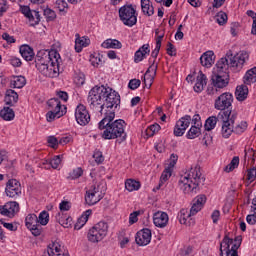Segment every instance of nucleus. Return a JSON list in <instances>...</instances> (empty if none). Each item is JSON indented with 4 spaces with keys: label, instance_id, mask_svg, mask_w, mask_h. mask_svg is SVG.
I'll use <instances>...</instances> for the list:
<instances>
[{
    "label": "nucleus",
    "instance_id": "1a4fd4ad",
    "mask_svg": "<svg viewBox=\"0 0 256 256\" xmlns=\"http://www.w3.org/2000/svg\"><path fill=\"white\" fill-rule=\"evenodd\" d=\"M214 108L221 113L230 112V117L233 115V94L231 92H224L219 95L214 102Z\"/></svg>",
    "mask_w": 256,
    "mask_h": 256
},
{
    "label": "nucleus",
    "instance_id": "de8ad7c7",
    "mask_svg": "<svg viewBox=\"0 0 256 256\" xmlns=\"http://www.w3.org/2000/svg\"><path fill=\"white\" fill-rule=\"evenodd\" d=\"M171 173H173V168L167 167L165 170L162 172V175L160 177V182L165 183V181H168L169 177H171Z\"/></svg>",
    "mask_w": 256,
    "mask_h": 256
},
{
    "label": "nucleus",
    "instance_id": "7ed1b4c3",
    "mask_svg": "<svg viewBox=\"0 0 256 256\" xmlns=\"http://www.w3.org/2000/svg\"><path fill=\"white\" fill-rule=\"evenodd\" d=\"M247 61H249V52L240 51L233 55V51L229 50L225 57L218 60L216 67L220 69V71H229V69H231L233 73H239L243 67H245Z\"/></svg>",
    "mask_w": 256,
    "mask_h": 256
},
{
    "label": "nucleus",
    "instance_id": "a878e982",
    "mask_svg": "<svg viewBox=\"0 0 256 256\" xmlns=\"http://www.w3.org/2000/svg\"><path fill=\"white\" fill-rule=\"evenodd\" d=\"M91 43V40L89 38L85 37H79V34H76V40H75V51L76 53H81L83 51V47H89V44Z\"/></svg>",
    "mask_w": 256,
    "mask_h": 256
},
{
    "label": "nucleus",
    "instance_id": "603ef678",
    "mask_svg": "<svg viewBox=\"0 0 256 256\" xmlns=\"http://www.w3.org/2000/svg\"><path fill=\"white\" fill-rule=\"evenodd\" d=\"M74 83L78 86L81 87V85H85V74L83 73H78L74 77Z\"/></svg>",
    "mask_w": 256,
    "mask_h": 256
},
{
    "label": "nucleus",
    "instance_id": "ddd939ff",
    "mask_svg": "<svg viewBox=\"0 0 256 256\" xmlns=\"http://www.w3.org/2000/svg\"><path fill=\"white\" fill-rule=\"evenodd\" d=\"M218 73L213 74L211 77V82L214 87L219 89H225L229 85V70L221 71L220 68H217Z\"/></svg>",
    "mask_w": 256,
    "mask_h": 256
},
{
    "label": "nucleus",
    "instance_id": "cd10ccee",
    "mask_svg": "<svg viewBox=\"0 0 256 256\" xmlns=\"http://www.w3.org/2000/svg\"><path fill=\"white\" fill-rule=\"evenodd\" d=\"M214 53L213 51H207L205 53L202 54V56L200 57V63L203 67H211L214 63L213 57H214Z\"/></svg>",
    "mask_w": 256,
    "mask_h": 256
},
{
    "label": "nucleus",
    "instance_id": "13d9d810",
    "mask_svg": "<svg viewBox=\"0 0 256 256\" xmlns=\"http://www.w3.org/2000/svg\"><path fill=\"white\" fill-rule=\"evenodd\" d=\"M207 95L213 96L217 95L219 93V88L211 82V84L208 85L207 90H206Z\"/></svg>",
    "mask_w": 256,
    "mask_h": 256
},
{
    "label": "nucleus",
    "instance_id": "20e7f679",
    "mask_svg": "<svg viewBox=\"0 0 256 256\" xmlns=\"http://www.w3.org/2000/svg\"><path fill=\"white\" fill-rule=\"evenodd\" d=\"M219 119L222 123L221 135L224 139H229L233 133L236 135H241V133H245L247 131V122L242 121L240 124L235 125V121H237V112H219Z\"/></svg>",
    "mask_w": 256,
    "mask_h": 256
},
{
    "label": "nucleus",
    "instance_id": "f03ea898",
    "mask_svg": "<svg viewBox=\"0 0 256 256\" xmlns=\"http://www.w3.org/2000/svg\"><path fill=\"white\" fill-rule=\"evenodd\" d=\"M35 67L44 75V77H49L54 79V77H59L60 67H61V55L56 50H40L35 57Z\"/></svg>",
    "mask_w": 256,
    "mask_h": 256
},
{
    "label": "nucleus",
    "instance_id": "338daca9",
    "mask_svg": "<svg viewBox=\"0 0 256 256\" xmlns=\"http://www.w3.org/2000/svg\"><path fill=\"white\" fill-rule=\"evenodd\" d=\"M0 224L3 225V227H5V229H8V231H16L17 230V226L13 225V223H7L3 220H0Z\"/></svg>",
    "mask_w": 256,
    "mask_h": 256
},
{
    "label": "nucleus",
    "instance_id": "4c0bfd02",
    "mask_svg": "<svg viewBox=\"0 0 256 256\" xmlns=\"http://www.w3.org/2000/svg\"><path fill=\"white\" fill-rule=\"evenodd\" d=\"M39 224V218L35 214H28L25 218V225L27 229L35 227V225Z\"/></svg>",
    "mask_w": 256,
    "mask_h": 256
},
{
    "label": "nucleus",
    "instance_id": "4468645a",
    "mask_svg": "<svg viewBox=\"0 0 256 256\" xmlns=\"http://www.w3.org/2000/svg\"><path fill=\"white\" fill-rule=\"evenodd\" d=\"M75 118L78 125L81 127H85L91 123V114H89V110L83 104H79L75 110Z\"/></svg>",
    "mask_w": 256,
    "mask_h": 256
},
{
    "label": "nucleus",
    "instance_id": "e2e57ef3",
    "mask_svg": "<svg viewBox=\"0 0 256 256\" xmlns=\"http://www.w3.org/2000/svg\"><path fill=\"white\" fill-rule=\"evenodd\" d=\"M239 27H241L239 22H233L231 24L230 33H231L232 37H237V34L239 33Z\"/></svg>",
    "mask_w": 256,
    "mask_h": 256
},
{
    "label": "nucleus",
    "instance_id": "2eb2a0df",
    "mask_svg": "<svg viewBox=\"0 0 256 256\" xmlns=\"http://www.w3.org/2000/svg\"><path fill=\"white\" fill-rule=\"evenodd\" d=\"M103 199V195L99 193V185L98 186H91L89 190L86 191L85 193V203L86 205H97L99 201Z\"/></svg>",
    "mask_w": 256,
    "mask_h": 256
},
{
    "label": "nucleus",
    "instance_id": "0e129e2a",
    "mask_svg": "<svg viewBox=\"0 0 256 256\" xmlns=\"http://www.w3.org/2000/svg\"><path fill=\"white\" fill-rule=\"evenodd\" d=\"M256 179V168H250L247 172V180L250 181V183H253Z\"/></svg>",
    "mask_w": 256,
    "mask_h": 256
},
{
    "label": "nucleus",
    "instance_id": "7c9ffc66",
    "mask_svg": "<svg viewBox=\"0 0 256 256\" xmlns=\"http://www.w3.org/2000/svg\"><path fill=\"white\" fill-rule=\"evenodd\" d=\"M237 101H245L247 95H249V88L247 85H240L236 87L235 91Z\"/></svg>",
    "mask_w": 256,
    "mask_h": 256
},
{
    "label": "nucleus",
    "instance_id": "4be33fe9",
    "mask_svg": "<svg viewBox=\"0 0 256 256\" xmlns=\"http://www.w3.org/2000/svg\"><path fill=\"white\" fill-rule=\"evenodd\" d=\"M151 53L149 44L142 45L134 54V63H141L143 59L147 58V55Z\"/></svg>",
    "mask_w": 256,
    "mask_h": 256
},
{
    "label": "nucleus",
    "instance_id": "6e6552de",
    "mask_svg": "<svg viewBox=\"0 0 256 256\" xmlns=\"http://www.w3.org/2000/svg\"><path fill=\"white\" fill-rule=\"evenodd\" d=\"M49 111L46 113V119L49 123L55 119H61L67 113V106L61 105L58 98H51L47 101Z\"/></svg>",
    "mask_w": 256,
    "mask_h": 256
},
{
    "label": "nucleus",
    "instance_id": "5701e85b",
    "mask_svg": "<svg viewBox=\"0 0 256 256\" xmlns=\"http://www.w3.org/2000/svg\"><path fill=\"white\" fill-rule=\"evenodd\" d=\"M6 217L13 219L15 217V213H19V203L15 201L7 202L5 205Z\"/></svg>",
    "mask_w": 256,
    "mask_h": 256
},
{
    "label": "nucleus",
    "instance_id": "6e6d98bb",
    "mask_svg": "<svg viewBox=\"0 0 256 256\" xmlns=\"http://www.w3.org/2000/svg\"><path fill=\"white\" fill-rule=\"evenodd\" d=\"M139 215H141V211H134L130 214L129 216V224L130 225H135V223H137V221H139Z\"/></svg>",
    "mask_w": 256,
    "mask_h": 256
},
{
    "label": "nucleus",
    "instance_id": "f257e3e1",
    "mask_svg": "<svg viewBox=\"0 0 256 256\" xmlns=\"http://www.w3.org/2000/svg\"><path fill=\"white\" fill-rule=\"evenodd\" d=\"M104 118L98 123V129L103 131L102 139L111 140L116 139V143H123L127 140V133L125 132V120H115V110H106Z\"/></svg>",
    "mask_w": 256,
    "mask_h": 256
},
{
    "label": "nucleus",
    "instance_id": "b1692460",
    "mask_svg": "<svg viewBox=\"0 0 256 256\" xmlns=\"http://www.w3.org/2000/svg\"><path fill=\"white\" fill-rule=\"evenodd\" d=\"M4 101L6 105H9V107H13L15 103L19 101V94L15 92V90L8 89L6 91Z\"/></svg>",
    "mask_w": 256,
    "mask_h": 256
},
{
    "label": "nucleus",
    "instance_id": "09e8293b",
    "mask_svg": "<svg viewBox=\"0 0 256 256\" xmlns=\"http://www.w3.org/2000/svg\"><path fill=\"white\" fill-rule=\"evenodd\" d=\"M28 229H29V231H31V233L34 237H39V235H41L43 233V226H41V224H36Z\"/></svg>",
    "mask_w": 256,
    "mask_h": 256
},
{
    "label": "nucleus",
    "instance_id": "423d86ee",
    "mask_svg": "<svg viewBox=\"0 0 256 256\" xmlns=\"http://www.w3.org/2000/svg\"><path fill=\"white\" fill-rule=\"evenodd\" d=\"M243 241L242 236H236L233 240L225 235L220 243V256H239V247Z\"/></svg>",
    "mask_w": 256,
    "mask_h": 256
},
{
    "label": "nucleus",
    "instance_id": "69168bd1",
    "mask_svg": "<svg viewBox=\"0 0 256 256\" xmlns=\"http://www.w3.org/2000/svg\"><path fill=\"white\" fill-rule=\"evenodd\" d=\"M186 213H187V210H185V209H182L180 211L179 221H180L181 225H187V219L190 218V217H187V215L185 216Z\"/></svg>",
    "mask_w": 256,
    "mask_h": 256
},
{
    "label": "nucleus",
    "instance_id": "f8f14e48",
    "mask_svg": "<svg viewBox=\"0 0 256 256\" xmlns=\"http://www.w3.org/2000/svg\"><path fill=\"white\" fill-rule=\"evenodd\" d=\"M105 93H107V86L101 85V86H94L90 91L88 95V102L90 103V107H97V105H103L101 104V100L105 99Z\"/></svg>",
    "mask_w": 256,
    "mask_h": 256
},
{
    "label": "nucleus",
    "instance_id": "c03bdc74",
    "mask_svg": "<svg viewBox=\"0 0 256 256\" xmlns=\"http://www.w3.org/2000/svg\"><path fill=\"white\" fill-rule=\"evenodd\" d=\"M83 175V168L78 167L69 173L68 179L75 180L79 179Z\"/></svg>",
    "mask_w": 256,
    "mask_h": 256
},
{
    "label": "nucleus",
    "instance_id": "0eeeda50",
    "mask_svg": "<svg viewBox=\"0 0 256 256\" xmlns=\"http://www.w3.org/2000/svg\"><path fill=\"white\" fill-rule=\"evenodd\" d=\"M107 93L104 95L105 102L100 106V113H106V111H114L121 105V96L119 92L113 90L111 87H106Z\"/></svg>",
    "mask_w": 256,
    "mask_h": 256
},
{
    "label": "nucleus",
    "instance_id": "c9c22d12",
    "mask_svg": "<svg viewBox=\"0 0 256 256\" xmlns=\"http://www.w3.org/2000/svg\"><path fill=\"white\" fill-rule=\"evenodd\" d=\"M125 189H127V191H139V189H141V182L140 181H136L134 179H128L125 182Z\"/></svg>",
    "mask_w": 256,
    "mask_h": 256
},
{
    "label": "nucleus",
    "instance_id": "c85d7f7f",
    "mask_svg": "<svg viewBox=\"0 0 256 256\" xmlns=\"http://www.w3.org/2000/svg\"><path fill=\"white\" fill-rule=\"evenodd\" d=\"M93 213L92 210H86L85 213H83L78 219L77 222L74 225V229L76 231H79V229H82L83 226L89 221V216Z\"/></svg>",
    "mask_w": 256,
    "mask_h": 256
},
{
    "label": "nucleus",
    "instance_id": "a211bd4d",
    "mask_svg": "<svg viewBox=\"0 0 256 256\" xmlns=\"http://www.w3.org/2000/svg\"><path fill=\"white\" fill-rule=\"evenodd\" d=\"M5 193L7 197H19L21 194V182L17 179L8 180L6 183Z\"/></svg>",
    "mask_w": 256,
    "mask_h": 256
},
{
    "label": "nucleus",
    "instance_id": "9b49d317",
    "mask_svg": "<svg viewBox=\"0 0 256 256\" xmlns=\"http://www.w3.org/2000/svg\"><path fill=\"white\" fill-rule=\"evenodd\" d=\"M118 13L120 21H122L126 27L137 25V10L133 8V5L130 4L120 7Z\"/></svg>",
    "mask_w": 256,
    "mask_h": 256
},
{
    "label": "nucleus",
    "instance_id": "f704fd0d",
    "mask_svg": "<svg viewBox=\"0 0 256 256\" xmlns=\"http://www.w3.org/2000/svg\"><path fill=\"white\" fill-rule=\"evenodd\" d=\"M244 83L246 85H251V83H256V67L248 70L244 76Z\"/></svg>",
    "mask_w": 256,
    "mask_h": 256
},
{
    "label": "nucleus",
    "instance_id": "dca6fc26",
    "mask_svg": "<svg viewBox=\"0 0 256 256\" xmlns=\"http://www.w3.org/2000/svg\"><path fill=\"white\" fill-rule=\"evenodd\" d=\"M21 13L29 20L30 26L35 27L41 23V14L37 10H31L29 6H22Z\"/></svg>",
    "mask_w": 256,
    "mask_h": 256
},
{
    "label": "nucleus",
    "instance_id": "6ab92c4d",
    "mask_svg": "<svg viewBox=\"0 0 256 256\" xmlns=\"http://www.w3.org/2000/svg\"><path fill=\"white\" fill-rule=\"evenodd\" d=\"M151 229L144 228L136 233L135 241L140 247H145L151 243Z\"/></svg>",
    "mask_w": 256,
    "mask_h": 256
},
{
    "label": "nucleus",
    "instance_id": "ea45409f",
    "mask_svg": "<svg viewBox=\"0 0 256 256\" xmlns=\"http://www.w3.org/2000/svg\"><path fill=\"white\" fill-rule=\"evenodd\" d=\"M239 167V157L235 156L231 160V162L224 168V171L226 173H231V171H234V169H237Z\"/></svg>",
    "mask_w": 256,
    "mask_h": 256
},
{
    "label": "nucleus",
    "instance_id": "8fccbe9b",
    "mask_svg": "<svg viewBox=\"0 0 256 256\" xmlns=\"http://www.w3.org/2000/svg\"><path fill=\"white\" fill-rule=\"evenodd\" d=\"M227 19V13L223 11L218 12V14L216 15V21L220 25H225L227 23Z\"/></svg>",
    "mask_w": 256,
    "mask_h": 256
},
{
    "label": "nucleus",
    "instance_id": "37998d69",
    "mask_svg": "<svg viewBox=\"0 0 256 256\" xmlns=\"http://www.w3.org/2000/svg\"><path fill=\"white\" fill-rule=\"evenodd\" d=\"M49 223V212L42 211L38 216V225H47Z\"/></svg>",
    "mask_w": 256,
    "mask_h": 256
},
{
    "label": "nucleus",
    "instance_id": "39448f33",
    "mask_svg": "<svg viewBox=\"0 0 256 256\" xmlns=\"http://www.w3.org/2000/svg\"><path fill=\"white\" fill-rule=\"evenodd\" d=\"M180 189L184 193H197L199 185H205V176L201 174V168H191L185 176H182L178 182Z\"/></svg>",
    "mask_w": 256,
    "mask_h": 256
},
{
    "label": "nucleus",
    "instance_id": "49530a36",
    "mask_svg": "<svg viewBox=\"0 0 256 256\" xmlns=\"http://www.w3.org/2000/svg\"><path fill=\"white\" fill-rule=\"evenodd\" d=\"M246 15H248V17H251V19H253L251 34L256 35V13L253 10H248L246 12Z\"/></svg>",
    "mask_w": 256,
    "mask_h": 256
},
{
    "label": "nucleus",
    "instance_id": "5fc2aeb1",
    "mask_svg": "<svg viewBox=\"0 0 256 256\" xmlns=\"http://www.w3.org/2000/svg\"><path fill=\"white\" fill-rule=\"evenodd\" d=\"M193 203L196 205H199L200 207H203L205 203H207V196L205 194L198 195L194 200Z\"/></svg>",
    "mask_w": 256,
    "mask_h": 256
},
{
    "label": "nucleus",
    "instance_id": "3c124183",
    "mask_svg": "<svg viewBox=\"0 0 256 256\" xmlns=\"http://www.w3.org/2000/svg\"><path fill=\"white\" fill-rule=\"evenodd\" d=\"M62 158H63V155H57L50 160V165L52 169H59V165H61Z\"/></svg>",
    "mask_w": 256,
    "mask_h": 256
},
{
    "label": "nucleus",
    "instance_id": "bf43d9fd",
    "mask_svg": "<svg viewBox=\"0 0 256 256\" xmlns=\"http://www.w3.org/2000/svg\"><path fill=\"white\" fill-rule=\"evenodd\" d=\"M128 87L132 91H135V89H139V87H141V80H139V79L130 80L129 84H128Z\"/></svg>",
    "mask_w": 256,
    "mask_h": 256
},
{
    "label": "nucleus",
    "instance_id": "72a5a7b5",
    "mask_svg": "<svg viewBox=\"0 0 256 256\" xmlns=\"http://www.w3.org/2000/svg\"><path fill=\"white\" fill-rule=\"evenodd\" d=\"M0 117L4 121H13L15 119V111H13L12 108L9 106H5L1 111H0Z\"/></svg>",
    "mask_w": 256,
    "mask_h": 256
},
{
    "label": "nucleus",
    "instance_id": "393cba45",
    "mask_svg": "<svg viewBox=\"0 0 256 256\" xmlns=\"http://www.w3.org/2000/svg\"><path fill=\"white\" fill-rule=\"evenodd\" d=\"M205 85H207V76L203 74L202 71L199 72V75L196 78V83L194 85L195 93H201L203 91Z\"/></svg>",
    "mask_w": 256,
    "mask_h": 256
},
{
    "label": "nucleus",
    "instance_id": "680f3d73",
    "mask_svg": "<svg viewBox=\"0 0 256 256\" xmlns=\"http://www.w3.org/2000/svg\"><path fill=\"white\" fill-rule=\"evenodd\" d=\"M247 155L251 159V165H255V149L249 148L245 150V159H247Z\"/></svg>",
    "mask_w": 256,
    "mask_h": 256
},
{
    "label": "nucleus",
    "instance_id": "58836bf2",
    "mask_svg": "<svg viewBox=\"0 0 256 256\" xmlns=\"http://www.w3.org/2000/svg\"><path fill=\"white\" fill-rule=\"evenodd\" d=\"M202 126H191L188 133L186 134L187 139H197L201 135Z\"/></svg>",
    "mask_w": 256,
    "mask_h": 256
},
{
    "label": "nucleus",
    "instance_id": "412c9836",
    "mask_svg": "<svg viewBox=\"0 0 256 256\" xmlns=\"http://www.w3.org/2000/svg\"><path fill=\"white\" fill-rule=\"evenodd\" d=\"M153 222L155 227L163 229L164 227H167V223H169V215L166 212L158 211L153 215Z\"/></svg>",
    "mask_w": 256,
    "mask_h": 256
},
{
    "label": "nucleus",
    "instance_id": "052dcab7",
    "mask_svg": "<svg viewBox=\"0 0 256 256\" xmlns=\"http://www.w3.org/2000/svg\"><path fill=\"white\" fill-rule=\"evenodd\" d=\"M201 209H203V207L199 206V204H195L194 202L190 209V212L187 213V217H192L193 215H197V212L201 211Z\"/></svg>",
    "mask_w": 256,
    "mask_h": 256
},
{
    "label": "nucleus",
    "instance_id": "79ce46f5",
    "mask_svg": "<svg viewBox=\"0 0 256 256\" xmlns=\"http://www.w3.org/2000/svg\"><path fill=\"white\" fill-rule=\"evenodd\" d=\"M44 13V17H46V21H55V19H57V13H55L54 10H52L51 8H46L43 11Z\"/></svg>",
    "mask_w": 256,
    "mask_h": 256
},
{
    "label": "nucleus",
    "instance_id": "f3484780",
    "mask_svg": "<svg viewBox=\"0 0 256 256\" xmlns=\"http://www.w3.org/2000/svg\"><path fill=\"white\" fill-rule=\"evenodd\" d=\"M189 125H191V116L185 115L180 118L174 127V135L175 137H183L185 135V131H187Z\"/></svg>",
    "mask_w": 256,
    "mask_h": 256
},
{
    "label": "nucleus",
    "instance_id": "c756f323",
    "mask_svg": "<svg viewBox=\"0 0 256 256\" xmlns=\"http://www.w3.org/2000/svg\"><path fill=\"white\" fill-rule=\"evenodd\" d=\"M141 9L142 13L147 15V17H151L155 14V8L153 4H151V0H141Z\"/></svg>",
    "mask_w": 256,
    "mask_h": 256
},
{
    "label": "nucleus",
    "instance_id": "e433bc0d",
    "mask_svg": "<svg viewBox=\"0 0 256 256\" xmlns=\"http://www.w3.org/2000/svg\"><path fill=\"white\" fill-rule=\"evenodd\" d=\"M218 121H221V118H219V116H210L209 118H207L204 125L205 131H213V128L217 125Z\"/></svg>",
    "mask_w": 256,
    "mask_h": 256
},
{
    "label": "nucleus",
    "instance_id": "a19ab883",
    "mask_svg": "<svg viewBox=\"0 0 256 256\" xmlns=\"http://www.w3.org/2000/svg\"><path fill=\"white\" fill-rule=\"evenodd\" d=\"M160 130L161 126L159 124H152L146 129V135L147 137H153V135H155V133H159Z\"/></svg>",
    "mask_w": 256,
    "mask_h": 256
},
{
    "label": "nucleus",
    "instance_id": "aec40b11",
    "mask_svg": "<svg viewBox=\"0 0 256 256\" xmlns=\"http://www.w3.org/2000/svg\"><path fill=\"white\" fill-rule=\"evenodd\" d=\"M157 68L158 65H155V61H153L144 75L143 83L147 89H151V85H153V79L157 75Z\"/></svg>",
    "mask_w": 256,
    "mask_h": 256
},
{
    "label": "nucleus",
    "instance_id": "4d7b16f0",
    "mask_svg": "<svg viewBox=\"0 0 256 256\" xmlns=\"http://www.w3.org/2000/svg\"><path fill=\"white\" fill-rule=\"evenodd\" d=\"M166 51L167 55H169L170 57L177 56V48H175V45H173V43L171 42H168Z\"/></svg>",
    "mask_w": 256,
    "mask_h": 256
},
{
    "label": "nucleus",
    "instance_id": "864d4df0",
    "mask_svg": "<svg viewBox=\"0 0 256 256\" xmlns=\"http://www.w3.org/2000/svg\"><path fill=\"white\" fill-rule=\"evenodd\" d=\"M47 143L49 144V147L52 149H58L59 147V140L55 136H49L47 138Z\"/></svg>",
    "mask_w": 256,
    "mask_h": 256
},
{
    "label": "nucleus",
    "instance_id": "2f4dec72",
    "mask_svg": "<svg viewBox=\"0 0 256 256\" xmlns=\"http://www.w3.org/2000/svg\"><path fill=\"white\" fill-rule=\"evenodd\" d=\"M101 47H103L104 49H121L123 47V44L117 39L109 38L101 44Z\"/></svg>",
    "mask_w": 256,
    "mask_h": 256
},
{
    "label": "nucleus",
    "instance_id": "774afa93",
    "mask_svg": "<svg viewBox=\"0 0 256 256\" xmlns=\"http://www.w3.org/2000/svg\"><path fill=\"white\" fill-rule=\"evenodd\" d=\"M246 221L248 223V225H255L256 224V214H249L246 217Z\"/></svg>",
    "mask_w": 256,
    "mask_h": 256
},
{
    "label": "nucleus",
    "instance_id": "473e14b6",
    "mask_svg": "<svg viewBox=\"0 0 256 256\" xmlns=\"http://www.w3.org/2000/svg\"><path fill=\"white\" fill-rule=\"evenodd\" d=\"M27 83V80L24 76H13V79L10 81V87L13 89H23Z\"/></svg>",
    "mask_w": 256,
    "mask_h": 256
},
{
    "label": "nucleus",
    "instance_id": "a18cd8bd",
    "mask_svg": "<svg viewBox=\"0 0 256 256\" xmlns=\"http://www.w3.org/2000/svg\"><path fill=\"white\" fill-rule=\"evenodd\" d=\"M56 7L60 11V13H67L66 9L69 8V4H67V1L65 0H57Z\"/></svg>",
    "mask_w": 256,
    "mask_h": 256
},
{
    "label": "nucleus",
    "instance_id": "9d476101",
    "mask_svg": "<svg viewBox=\"0 0 256 256\" xmlns=\"http://www.w3.org/2000/svg\"><path fill=\"white\" fill-rule=\"evenodd\" d=\"M108 231L109 224L100 221L88 231V241L91 243H99V241H103V239L107 237Z\"/></svg>",
    "mask_w": 256,
    "mask_h": 256
},
{
    "label": "nucleus",
    "instance_id": "bb28decb",
    "mask_svg": "<svg viewBox=\"0 0 256 256\" xmlns=\"http://www.w3.org/2000/svg\"><path fill=\"white\" fill-rule=\"evenodd\" d=\"M20 54L25 61H33L35 58V52H33V48L29 45H22L20 47Z\"/></svg>",
    "mask_w": 256,
    "mask_h": 256
}]
</instances>
